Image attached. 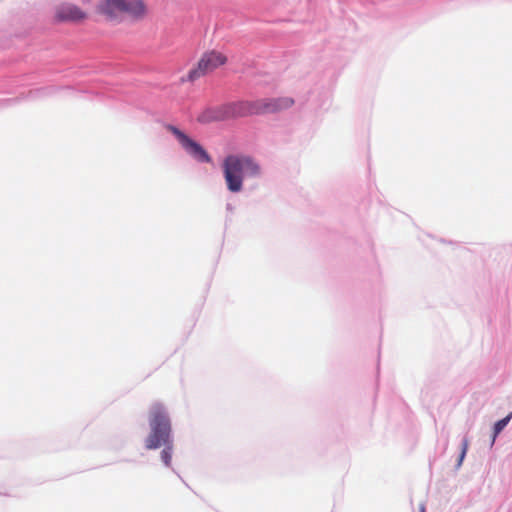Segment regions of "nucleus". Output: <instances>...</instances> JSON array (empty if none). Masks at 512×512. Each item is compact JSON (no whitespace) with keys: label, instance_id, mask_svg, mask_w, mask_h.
Here are the masks:
<instances>
[{"label":"nucleus","instance_id":"7","mask_svg":"<svg viewBox=\"0 0 512 512\" xmlns=\"http://www.w3.org/2000/svg\"><path fill=\"white\" fill-rule=\"evenodd\" d=\"M56 18L60 21L80 22L87 18V14L74 4L63 3L56 9Z\"/></svg>","mask_w":512,"mask_h":512},{"label":"nucleus","instance_id":"3","mask_svg":"<svg viewBox=\"0 0 512 512\" xmlns=\"http://www.w3.org/2000/svg\"><path fill=\"white\" fill-rule=\"evenodd\" d=\"M99 10L108 19L133 23L142 22L150 15L146 0H103Z\"/></svg>","mask_w":512,"mask_h":512},{"label":"nucleus","instance_id":"4","mask_svg":"<svg viewBox=\"0 0 512 512\" xmlns=\"http://www.w3.org/2000/svg\"><path fill=\"white\" fill-rule=\"evenodd\" d=\"M228 57L221 51L209 50L204 52L197 64L185 76L180 78L181 83L195 82L199 78L212 73L217 68L226 65Z\"/></svg>","mask_w":512,"mask_h":512},{"label":"nucleus","instance_id":"1","mask_svg":"<svg viewBox=\"0 0 512 512\" xmlns=\"http://www.w3.org/2000/svg\"><path fill=\"white\" fill-rule=\"evenodd\" d=\"M149 424L151 432L145 440V447L153 450L164 446L161 460L169 467L172 460L173 441L170 419L162 404L155 403L151 406Z\"/></svg>","mask_w":512,"mask_h":512},{"label":"nucleus","instance_id":"8","mask_svg":"<svg viewBox=\"0 0 512 512\" xmlns=\"http://www.w3.org/2000/svg\"><path fill=\"white\" fill-rule=\"evenodd\" d=\"M294 104V100L290 97H284L279 99L271 100L264 104L263 108L265 111H278L281 109L289 108Z\"/></svg>","mask_w":512,"mask_h":512},{"label":"nucleus","instance_id":"9","mask_svg":"<svg viewBox=\"0 0 512 512\" xmlns=\"http://www.w3.org/2000/svg\"><path fill=\"white\" fill-rule=\"evenodd\" d=\"M511 418H512V413H510L505 418H503L495 423L493 441L495 440L496 436L506 427V425L509 423Z\"/></svg>","mask_w":512,"mask_h":512},{"label":"nucleus","instance_id":"6","mask_svg":"<svg viewBox=\"0 0 512 512\" xmlns=\"http://www.w3.org/2000/svg\"><path fill=\"white\" fill-rule=\"evenodd\" d=\"M166 129L177 138V140L179 141L181 146L186 150V152L190 154L192 157H194L196 160L204 163L211 162V157L199 143L192 140L184 132H182L173 125H167Z\"/></svg>","mask_w":512,"mask_h":512},{"label":"nucleus","instance_id":"2","mask_svg":"<svg viewBox=\"0 0 512 512\" xmlns=\"http://www.w3.org/2000/svg\"><path fill=\"white\" fill-rule=\"evenodd\" d=\"M222 169L227 189L232 193L242 190L246 177H257L261 172L260 166L251 157L234 154L224 159Z\"/></svg>","mask_w":512,"mask_h":512},{"label":"nucleus","instance_id":"10","mask_svg":"<svg viewBox=\"0 0 512 512\" xmlns=\"http://www.w3.org/2000/svg\"><path fill=\"white\" fill-rule=\"evenodd\" d=\"M467 450H468V441L467 439H464L463 442H462V449H461V453L459 455V459H458V463H457V467H460L464 458H465V455L467 453Z\"/></svg>","mask_w":512,"mask_h":512},{"label":"nucleus","instance_id":"5","mask_svg":"<svg viewBox=\"0 0 512 512\" xmlns=\"http://www.w3.org/2000/svg\"><path fill=\"white\" fill-rule=\"evenodd\" d=\"M257 111H258V109H256L255 105L250 102L231 103V104L222 106L218 109L205 111L199 117V121H201V122L218 121V120H223V119L230 118V117L246 116L249 114L256 113Z\"/></svg>","mask_w":512,"mask_h":512},{"label":"nucleus","instance_id":"11","mask_svg":"<svg viewBox=\"0 0 512 512\" xmlns=\"http://www.w3.org/2000/svg\"><path fill=\"white\" fill-rule=\"evenodd\" d=\"M424 511H425V508H424V507H422V508H421V512H424Z\"/></svg>","mask_w":512,"mask_h":512}]
</instances>
